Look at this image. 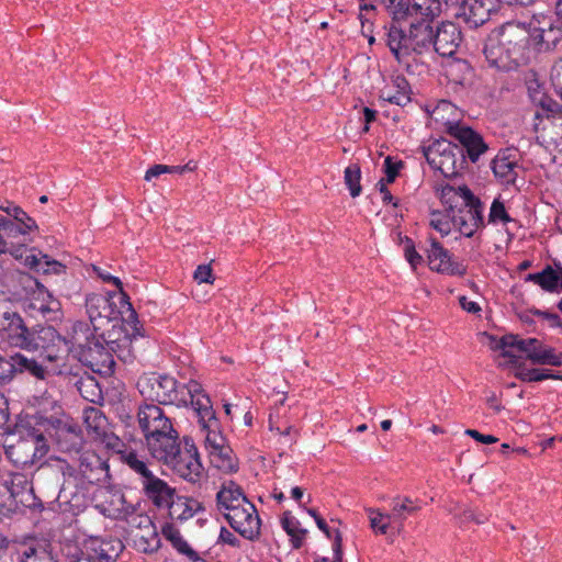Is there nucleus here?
Wrapping results in <instances>:
<instances>
[{
  "instance_id": "1",
  "label": "nucleus",
  "mask_w": 562,
  "mask_h": 562,
  "mask_svg": "<svg viewBox=\"0 0 562 562\" xmlns=\"http://www.w3.org/2000/svg\"><path fill=\"white\" fill-rule=\"evenodd\" d=\"M490 67L514 71L531 60L530 34L521 23L507 22L487 37L483 50Z\"/></svg>"
},
{
  "instance_id": "2",
  "label": "nucleus",
  "mask_w": 562,
  "mask_h": 562,
  "mask_svg": "<svg viewBox=\"0 0 562 562\" xmlns=\"http://www.w3.org/2000/svg\"><path fill=\"white\" fill-rule=\"evenodd\" d=\"M150 454L172 469L180 477L190 483H198L203 477V467L196 447L188 440L180 447L179 436L173 426L145 439Z\"/></svg>"
},
{
  "instance_id": "3",
  "label": "nucleus",
  "mask_w": 562,
  "mask_h": 562,
  "mask_svg": "<svg viewBox=\"0 0 562 562\" xmlns=\"http://www.w3.org/2000/svg\"><path fill=\"white\" fill-rule=\"evenodd\" d=\"M33 482L46 502H58L60 507L69 506V509L80 507L77 471L66 460L49 459L36 470Z\"/></svg>"
},
{
  "instance_id": "4",
  "label": "nucleus",
  "mask_w": 562,
  "mask_h": 562,
  "mask_svg": "<svg viewBox=\"0 0 562 562\" xmlns=\"http://www.w3.org/2000/svg\"><path fill=\"white\" fill-rule=\"evenodd\" d=\"M432 20L427 16H413L404 22L393 20L386 32V44L398 60L409 53L423 54L431 48Z\"/></svg>"
},
{
  "instance_id": "5",
  "label": "nucleus",
  "mask_w": 562,
  "mask_h": 562,
  "mask_svg": "<svg viewBox=\"0 0 562 562\" xmlns=\"http://www.w3.org/2000/svg\"><path fill=\"white\" fill-rule=\"evenodd\" d=\"M103 338L104 333L97 337L87 324L75 323L69 338L70 352L93 372L109 374L115 361Z\"/></svg>"
},
{
  "instance_id": "6",
  "label": "nucleus",
  "mask_w": 562,
  "mask_h": 562,
  "mask_svg": "<svg viewBox=\"0 0 562 562\" xmlns=\"http://www.w3.org/2000/svg\"><path fill=\"white\" fill-rule=\"evenodd\" d=\"M140 394L159 404L177 406L188 405L190 396L200 392V384L191 380L188 384L179 385L176 379L169 375L150 374L137 382Z\"/></svg>"
},
{
  "instance_id": "7",
  "label": "nucleus",
  "mask_w": 562,
  "mask_h": 562,
  "mask_svg": "<svg viewBox=\"0 0 562 562\" xmlns=\"http://www.w3.org/2000/svg\"><path fill=\"white\" fill-rule=\"evenodd\" d=\"M427 162L446 178L459 175L467 164L463 147L447 139L434 142L423 149Z\"/></svg>"
},
{
  "instance_id": "8",
  "label": "nucleus",
  "mask_w": 562,
  "mask_h": 562,
  "mask_svg": "<svg viewBox=\"0 0 562 562\" xmlns=\"http://www.w3.org/2000/svg\"><path fill=\"white\" fill-rule=\"evenodd\" d=\"M382 4L395 22L413 16L435 19L441 13L440 0H375Z\"/></svg>"
},
{
  "instance_id": "9",
  "label": "nucleus",
  "mask_w": 562,
  "mask_h": 562,
  "mask_svg": "<svg viewBox=\"0 0 562 562\" xmlns=\"http://www.w3.org/2000/svg\"><path fill=\"white\" fill-rule=\"evenodd\" d=\"M29 349H43L52 362L64 360L70 353L69 339L61 337L52 326L40 327L31 334Z\"/></svg>"
},
{
  "instance_id": "10",
  "label": "nucleus",
  "mask_w": 562,
  "mask_h": 562,
  "mask_svg": "<svg viewBox=\"0 0 562 562\" xmlns=\"http://www.w3.org/2000/svg\"><path fill=\"white\" fill-rule=\"evenodd\" d=\"M456 7V15L470 27L483 25L498 8V0H446Z\"/></svg>"
},
{
  "instance_id": "11",
  "label": "nucleus",
  "mask_w": 562,
  "mask_h": 562,
  "mask_svg": "<svg viewBox=\"0 0 562 562\" xmlns=\"http://www.w3.org/2000/svg\"><path fill=\"white\" fill-rule=\"evenodd\" d=\"M231 527L241 537L255 540L260 533V518L255 505L250 502L235 508L233 512L224 513Z\"/></svg>"
},
{
  "instance_id": "12",
  "label": "nucleus",
  "mask_w": 562,
  "mask_h": 562,
  "mask_svg": "<svg viewBox=\"0 0 562 562\" xmlns=\"http://www.w3.org/2000/svg\"><path fill=\"white\" fill-rule=\"evenodd\" d=\"M86 310L93 330H101L105 325L119 321V312L110 297L103 294L91 293L86 297Z\"/></svg>"
},
{
  "instance_id": "13",
  "label": "nucleus",
  "mask_w": 562,
  "mask_h": 562,
  "mask_svg": "<svg viewBox=\"0 0 562 562\" xmlns=\"http://www.w3.org/2000/svg\"><path fill=\"white\" fill-rule=\"evenodd\" d=\"M25 371L30 372L37 379H45L46 371L36 360L29 359L21 353H15L10 358H4L0 355L1 383L11 382L16 374L23 373Z\"/></svg>"
},
{
  "instance_id": "14",
  "label": "nucleus",
  "mask_w": 562,
  "mask_h": 562,
  "mask_svg": "<svg viewBox=\"0 0 562 562\" xmlns=\"http://www.w3.org/2000/svg\"><path fill=\"white\" fill-rule=\"evenodd\" d=\"M32 331L25 326L22 317L16 313L5 312L0 323V339L9 345L27 349Z\"/></svg>"
},
{
  "instance_id": "15",
  "label": "nucleus",
  "mask_w": 562,
  "mask_h": 562,
  "mask_svg": "<svg viewBox=\"0 0 562 562\" xmlns=\"http://www.w3.org/2000/svg\"><path fill=\"white\" fill-rule=\"evenodd\" d=\"M137 423L145 439L153 435H159L162 430H169L172 426L164 411L154 404H145L138 407Z\"/></svg>"
},
{
  "instance_id": "16",
  "label": "nucleus",
  "mask_w": 562,
  "mask_h": 562,
  "mask_svg": "<svg viewBox=\"0 0 562 562\" xmlns=\"http://www.w3.org/2000/svg\"><path fill=\"white\" fill-rule=\"evenodd\" d=\"M448 133L461 143L471 161L475 162L479 157L486 151L487 145L483 138L470 127L460 125L454 121H446Z\"/></svg>"
},
{
  "instance_id": "17",
  "label": "nucleus",
  "mask_w": 562,
  "mask_h": 562,
  "mask_svg": "<svg viewBox=\"0 0 562 562\" xmlns=\"http://www.w3.org/2000/svg\"><path fill=\"white\" fill-rule=\"evenodd\" d=\"M482 212V202L474 195L473 202H469L468 206H461L452 214L453 226L465 237H471L484 224Z\"/></svg>"
},
{
  "instance_id": "18",
  "label": "nucleus",
  "mask_w": 562,
  "mask_h": 562,
  "mask_svg": "<svg viewBox=\"0 0 562 562\" xmlns=\"http://www.w3.org/2000/svg\"><path fill=\"white\" fill-rule=\"evenodd\" d=\"M462 41L461 31L452 22H442L434 31L431 47L442 57H451Z\"/></svg>"
},
{
  "instance_id": "19",
  "label": "nucleus",
  "mask_w": 562,
  "mask_h": 562,
  "mask_svg": "<svg viewBox=\"0 0 562 562\" xmlns=\"http://www.w3.org/2000/svg\"><path fill=\"white\" fill-rule=\"evenodd\" d=\"M75 469L78 475V486L83 483H99L109 476L108 464L93 453L81 454L79 465Z\"/></svg>"
},
{
  "instance_id": "20",
  "label": "nucleus",
  "mask_w": 562,
  "mask_h": 562,
  "mask_svg": "<svg viewBox=\"0 0 562 562\" xmlns=\"http://www.w3.org/2000/svg\"><path fill=\"white\" fill-rule=\"evenodd\" d=\"M428 261L431 270L450 276H462L465 268L457 262H452L450 255L439 241L432 239L428 250Z\"/></svg>"
},
{
  "instance_id": "21",
  "label": "nucleus",
  "mask_w": 562,
  "mask_h": 562,
  "mask_svg": "<svg viewBox=\"0 0 562 562\" xmlns=\"http://www.w3.org/2000/svg\"><path fill=\"white\" fill-rule=\"evenodd\" d=\"M102 494L103 499L98 507L105 516L119 519L124 518L134 512V507L126 502L125 496L121 491L106 488Z\"/></svg>"
},
{
  "instance_id": "22",
  "label": "nucleus",
  "mask_w": 562,
  "mask_h": 562,
  "mask_svg": "<svg viewBox=\"0 0 562 562\" xmlns=\"http://www.w3.org/2000/svg\"><path fill=\"white\" fill-rule=\"evenodd\" d=\"M440 201L447 206L446 212L454 214L461 206H468L469 202L474 201L472 191L463 187H452L449 184L442 186L437 190Z\"/></svg>"
},
{
  "instance_id": "23",
  "label": "nucleus",
  "mask_w": 562,
  "mask_h": 562,
  "mask_svg": "<svg viewBox=\"0 0 562 562\" xmlns=\"http://www.w3.org/2000/svg\"><path fill=\"white\" fill-rule=\"evenodd\" d=\"M217 508L221 513L233 512L249 501L243 490L233 481L224 482L216 494Z\"/></svg>"
},
{
  "instance_id": "24",
  "label": "nucleus",
  "mask_w": 562,
  "mask_h": 562,
  "mask_svg": "<svg viewBox=\"0 0 562 562\" xmlns=\"http://www.w3.org/2000/svg\"><path fill=\"white\" fill-rule=\"evenodd\" d=\"M144 494L159 508L167 507L176 496V490L156 476L143 486Z\"/></svg>"
},
{
  "instance_id": "25",
  "label": "nucleus",
  "mask_w": 562,
  "mask_h": 562,
  "mask_svg": "<svg viewBox=\"0 0 562 562\" xmlns=\"http://www.w3.org/2000/svg\"><path fill=\"white\" fill-rule=\"evenodd\" d=\"M7 487L16 504L23 506L32 505L34 485L33 482H29L24 474H12Z\"/></svg>"
},
{
  "instance_id": "26",
  "label": "nucleus",
  "mask_w": 562,
  "mask_h": 562,
  "mask_svg": "<svg viewBox=\"0 0 562 562\" xmlns=\"http://www.w3.org/2000/svg\"><path fill=\"white\" fill-rule=\"evenodd\" d=\"M131 336L127 327L123 329L122 325L116 326L113 324L112 333L109 331L108 337H104L103 341L106 348L112 352V356L116 355L120 359H123L130 352Z\"/></svg>"
},
{
  "instance_id": "27",
  "label": "nucleus",
  "mask_w": 562,
  "mask_h": 562,
  "mask_svg": "<svg viewBox=\"0 0 562 562\" xmlns=\"http://www.w3.org/2000/svg\"><path fill=\"white\" fill-rule=\"evenodd\" d=\"M167 508L171 519L182 521L192 518L195 513L202 509V505L196 499L176 495Z\"/></svg>"
},
{
  "instance_id": "28",
  "label": "nucleus",
  "mask_w": 562,
  "mask_h": 562,
  "mask_svg": "<svg viewBox=\"0 0 562 562\" xmlns=\"http://www.w3.org/2000/svg\"><path fill=\"white\" fill-rule=\"evenodd\" d=\"M492 169L496 178L504 184H515L521 167L509 156L498 155L492 161Z\"/></svg>"
},
{
  "instance_id": "29",
  "label": "nucleus",
  "mask_w": 562,
  "mask_h": 562,
  "mask_svg": "<svg viewBox=\"0 0 562 562\" xmlns=\"http://www.w3.org/2000/svg\"><path fill=\"white\" fill-rule=\"evenodd\" d=\"M123 460L128 468L139 476L142 487L157 476L154 471V469L157 468L155 463L148 461L142 456H138L136 452H128L124 454Z\"/></svg>"
},
{
  "instance_id": "30",
  "label": "nucleus",
  "mask_w": 562,
  "mask_h": 562,
  "mask_svg": "<svg viewBox=\"0 0 562 562\" xmlns=\"http://www.w3.org/2000/svg\"><path fill=\"white\" fill-rule=\"evenodd\" d=\"M24 265L30 269L42 272L44 274H56L60 276L66 272V266L61 262L50 259L47 255L42 252L37 255L26 256Z\"/></svg>"
},
{
  "instance_id": "31",
  "label": "nucleus",
  "mask_w": 562,
  "mask_h": 562,
  "mask_svg": "<svg viewBox=\"0 0 562 562\" xmlns=\"http://www.w3.org/2000/svg\"><path fill=\"white\" fill-rule=\"evenodd\" d=\"M83 420L87 430L95 439L103 441L108 438V419L104 414L97 407H88L83 411Z\"/></svg>"
},
{
  "instance_id": "32",
  "label": "nucleus",
  "mask_w": 562,
  "mask_h": 562,
  "mask_svg": "<svg viewBox=\"0 0 562 562\" xmlns=\"http://www.w3.org/2000/svg\"><path fill=\"white\" fill-rule=\"evenodd\" d=\"M530 340H532L535 345L531 344L527 348L526 358L528 360L538 364H561V356L555 355L553 349L547 348L540 340L536 338H530Z\"/></svg>"
},
{
  "instance_id": "33",
  "label": "nucleus",
  "mask_w": 562,
  "mask_h": 562,
  "mask_svg": "<svg viewBox=\"0 0 562 562\" xmlns=\"http://www.w3.org/2000/svg\"><path fill=\"white\" fill-rule=\"evenodd\" d=\"M211 463L224 473H235L238 470V461L228 446L216 450H210Z\"/></svg>"
},
{
  "instance_id": "34",
  "label": "nucleus",
  "mask_w": 562,
  "mask_h": 562,
  "mask_svg": "<svg viewBox=\"0 0 562 562\" xmlns=\"http://www.w3.org/2000/svg\"><path fill=\"white\" fill-rule=\"evenodd\" d=\"M524 82L530 99L540 105H544V79L536 69L529 68L524 71Z\"/></svg>"
},
{
  "instance_id": "35",
  "label": "nucleus",
  "mask_w": 562,
  "mask_h": 562,
  "mask_svg": "<svg viewBox=\"0 0 562 562\" xmlns=\"http://www.w3.org/2000/svg\"><path fill=\"white\" fill-rule=\"evenodd\" d=\"M533 344L532 340L521 339L518 335H504L497 342L495 349H502V356L510 359V363H516L518 357L514 355L509 348H516L518 351L526 355L529 345Z\"/></svg>"
},
{
  "instance_id": "36",
  "label": "nucleus",
  "mask_w": 562,
  "mask_h": 562,
  "mask_svg": "<svg viewBox=\"0 0 562 562\" xmlns=\"http://www.w3.org/2000/svg\"><path fill=\"white\" fill-rule=\"evenodd\" d=\"M91 544H98V547H93L95 555L92 557L97 562H115L119 553L123 549V544L120 540H114L111 542H97L91 541Z\"/></svg>"
},
{
  "instance_id": "37",
  "label": "nucleus",
  "mask_w": 562,
  "mask_h": 562,
  "mask_svg": "<svg viewBox=\"0 0 562 562\" xmlns=\"http://www.w3.org/2000/svg\"><path fill=\"white\" fill-rule=\"evenodd\" d=\"M61 562H97L92 555L85 553L77 543L65 541L60 544Z\"/></svg>"
},
{
  "instance_id": "38",
  "label": "nucleus",
  "mask_w": 562,
  "mask_h": 562,
  "mask_svg": "<svg viewBox=\"0 0 562 562\" xmlns=\"http://www.w3.org/2000/svg\"><path fill=\"white\" fill-rule=\"evenodd\" d=\"M35 285L38 290V295L42 296L43 302L38 305L34 304V307L38 310L44 316L48 314H56L60 311V303L56 300L50 292L37 280H35Z\"/></svg>"
},
{
  "instance_id": "39",
  "label": "nucleus",
  "mask_w": 562,
  "mask_h": 562,
  "mask_svg": "<svg viewBox=\"0 0 562 562\" xmlns=\"http://www.w3.org/2000/svg\"><path fill=\"white\" fill-rule=\"evenodd\" d=\"M188 404H191L202 420L214 419V412L211 406V401L206 394L203 393L202 386L200 385V392L194 395H189Z\"/></svg>"
},
{
  "instance_id": "40",
  "label": "nucleus",
  "mask_w": 562,
  "mask_h": 562,
  "mask_svg": "<svg viewBox=\"0 0 562 562\" xmlns=\"http://www.w3.org/2000/svg\"><path fill=\"white\" fill-rule=\"evenodd\" d=\"M528 280L535 281L546 291H554L559 285L558 268L553 269L552 267L548 266L539 273L528 274Z\"/></svg>"
},
{
  "instance_id": "41",
  "label": "nucleus",
  "mask_w": 562,
  "mask_h": 562,
  "mask_svg": "<svg viewBox=\"0 0 562 562\" xmlns=\"http://www.w3.org/2000/svg\"><path fill=\"white\" fill-rule=\"evenodd\" d=\"M366 512L369 516L371 529L375 533L386 535L390 529L391 516L389 514L382 513L378 508H372V507L367 508Z\"/></svg>"
},
{
  "instance_id": "42",
  "label": "nucleus",
  "mask_w": 562,
  "mask_h": 562,
  "mask_svg": "<svg viewBox=\"0 0 562 562\" xmlns=\"http://www.w3.org/2000/svg\"><path fill=\"white\" fill-rule=\"evenodd\" d=\"M0 210L4 211L8 215L12 216L18 225L23 226V231H35L38 228L36 222L29 216L20 206H0Z\"/></svg>"
},
{
  "instance_id": "43",
  "label": "nucleus",
  "mask_w": 562,
  "mask_h": 562,
  "mask_svg": "<svg viewBox=\"0 0 562 562\" xmlns=\"http://www.w3.org/2000/svg\"><path fill=\"white\" fill-rule=\"evenodd\" d=\"M360 178L361 171L358 165H352L345 169V183L349 188L352 198L361 193Z\"/></svg>"
},
{
  "instance_id": "44",
  "label": "nucleus",
  "mask_w": 562,
  "mask_h": 562,
  "mask_svg": "<svg viewBox=\"0 0 562 562\" xmlns=\"http://www.w3.org/2000/svg\"><path fill=\"white\" fill-rule=\"evenodd\" d=\"M452 225V213L447 212V214H443L439 211H434L431 213L430 226L438 231L442 236H447L450 233Z\"/></svg>"
},
{
  "instance_id": "45",
  "label": "nucleus",
  "mask_w": 562,
  "mask_h": 562,
  "mask_svg": "<svg viewBox=\"0 0 562 562\" xmlns=\"http://www.w3.org/2000/svg\"><path fill=\"white\" fill-rule=\"evenodd\" d=\"M282 526L286 533L291 536L294 548H300L305 531L299 529L297 521H295L293 518L284 517L282 519Z\"/></svg>"
},
{
  "instance_id": "46",
  "label": "nucleus",
  "mask_w": 562,
  "mask_h": 562,
  "mask_svg": "<svg viewBox=\"0 0 562 562\" xmlns=\"http://www.w3.org/2000/svg\"><path fill=\"white\" fill-rule=\"evenodd\" d=\"M510 221H512V218L509 217L504 203L498 200H494V202L492 203L491 210H490L488 222H491V223L501 222L503 224H506Z\"/></svg>"
},
{
  "instance_id": "47",
  "label": "nucleus",
  "mask_w": 562,
  "mask_h": 562,
  "mask_svg": "<svg viewBox=\"0 0 562 562\" xmlns=\"http://www.w3.org/2000/svg\"><path fill=\"white\" fill-rule=\"evenodd\" d=\"M515 376L525 382H538L546 379H560L558 375H543L539 369L521 370L516 372Z\"/></svg>"
},
{
  "instance_id": "48",
  "label": "nucleus",
  "mask_w": 562,
  "mask_h": 562,
  "mask_svg": "<svg viewBox=\"0 0 562 562\" xmlns=\"http://www.w3.org/2000/svg\"><path fill=\"white\" fill-rule=\"evenodd\" d=\"M193 279L198 283L213 284L215 281L213 269L210 263L199 265L193 273Z\"/></svg>"
},
{
  "instance_id": "49",
  "label": "nucleus",
  "mask_w": 562,
  "mask_h": 562,
  "mask_svg": "<svg viewBox=\"0 0 562 562\" xmlns=\"http://www.w3.org/2000/svg\"><path fill=\"white\" fill-rule=\"evenodd\" d=\"M404 254L413 269H416L423 262V257L416 251L415 245L409 238L406 239Z\"/></svg>"
},
{
  "instance_id": "50",
  "label": "nucleus",
  "mask_w": 562,
  "mask_h": 562,
  "mask_svg": "<svg viewBox=\"0 0 562 562\" xmlns=\"http://www.w3.org/2000/svg\"><path fill=\"white\" fill-rule=\"evenodd\" d=\"M127 305H128V307H127L128 315L126 318H124L123 325L130 327V329H128L130 335H132V336L139 335L140 327H139V321H138L137 314H136L135 310L132 307L131 303H127Z\"/></svg>"
},
{
  "instance_id": "51",
  "label": "nucleus",
  "mask_w": 562,
  "mask_h": 562,
  "mask_svg": "<svg viewBox=\"0 0 562 562\" xmlns=\"http://www.w3.org/2000/svg\"><path fill=\"white\" fill-rule=\"evenodd\" d=\"M551 81L555 89V92L562 99V57L559 58L552 67Z\"/></svg>"
},
{
  "instance_id": "52",
  "label": "nucleus",
  "mask_w": 562,
  "mask_h": 562,
  "mask_svg": "<svg viewBox=\"0 0 562 562\" xmlns=\"http://www.w3.org/2000/svg\"><path fill=\"white\" fill-rule=\"evenodd\" d=\"M403 166L402 161L393 162L392 158L387 156L384 160L385 173L386 177L383 178L385 183L394 182L395 178L398 175L400 168Z\"/></svg>"
},
{
  "instance_id": "53",
  "label": "nucleus",
  "mask_w": 562,
  "mask_h": 562,
  "mask_svg": "<svg viewBox=\"0 0 562 562\" xmlns=\"http://www.w3.org/2000/svg\"><path fill=\"white\" fill-rule=\"evenodd\" d=\"M93 271L104 282H109V283H112L113 285H115L119 289V291L122 293L124 299H128L127 294L123 291V283L117 277H114L108 272H104L97 266H93Z\"/></svg>"
},
{
  "instance_id": "54",
  "label": "nucleus",
  "mask_w": 562,
  "mask_h": 562,
  "mask_svg": "<svg viewBox=\"0 0 562 562\" xmlns=\"http://www.w3.org/2000/svg\"><path fill=\"white\" fill-rule=\"evenodd\" d=\"M69 435L74 439L72 446L76 448L81 443L80 429L77 425H65L59 429V437Z\"/></svg>"
},
{
  "instance_id": "55",
  "label": "nucleus",
  "mask_w": 562,
  "mask_h": 562,
  "mask_svg": "<svg viewBox=\"0 0 562 562\" xmlns=\"http://www.w3.org/2000/svg\"><path fill=\"white\" fill-rule=\"evenodd\" d=\"M23 226L18 225L13 221L9 220L8 225L4 228V237L9 240L10 238H15L18 235H26L31 231H23Z\"/></svg>"
},
{
  "instance_id": "56",
  "label": "nucleus",
  "mask_w": 562,
  "mask_h": 562,
  "mask_svg": "<svg viewBox=\"0 0 562 562\" xmlns=\"http://www.w3.org/2000/svg\"><path fill=\"white\" fill-rule=\"evenodd\" d=\"M205 445H206V448L210 450H216L223 446H225V440L224 438L214 432V431H209L207 435H206V438H205Z\"/></svg>"
},
{
  "instance_id": "57",
  "label": "nucleus",
  "mask_w": 562,
  "mask_h": 562,
  "mask_svg": "<svg viewBox=\"0 0 562 562\" xmlns=\"http://www.w3.org/2000/svg\"><path fill=\"white\" fill-rule=\"evenodd\" d=\"M464 434L474 440L485 443V445H492L498 441V439L495 436L492 435H483L474 429H467Z\"/></svg>"
},
{
  "instance_id": "58",
  "label": "nucleus",
  "mask_w": 562,
  "mask_h": 562,
  "mask_svg": "<svg viewBox=\"0 0 562 562\" xmlns=\"http://www.w3.org/2000/svg\"><path fill=\"white\" fill-rule=\"evenodd\" d=\"M413 501L409 497H404L401 504H396L393 507L394 515L401 517L403 512L414 513L418 507L412 506Z\"/></svg>"
},
{
  "instance_id": "59",
  "label": "nucleus",
  "mask_w": 562,
  "mask_h": 562,
  "mask_svg": "<svg viewBox=\"0 0 562 562\" xmlns=\"http://www.w3.org/2000/svg\"><path fill=\"white\" fill-rule=\"evenodd\" d=\"M136 519H138V524L137 526L142 529H144L145 531V535H151L154 536L155 538L157 537L156 532H155V528L153 526V522H151V519L146 516V515H139L136 517Z\"/></svg>"
},
{
  "instance_id": "60",
  "label": "nucleus",
  "mask_w": 562,
  "mask_h": 562,
  "mask_svg": "<svg viewBox=\"0 0 562 562\" xmlns=\"http://www.w3.org/2000/svg\"><path fill=\"white\" fill-rule=\"evenodd\" d=\"M167 165H154L146 172L144 179L150 181L153 178L159 177L160 175L167 173Z\"/></svg>"
},
{
  "instance_id": "61",
  "label": "nucleus",
  "mask_w": 562,
  "mask_h": 562,
  "mask_svg": "<svg viewBox=\"0 0 562 562\" xmlns=\"http://www.w3.org/2000/svg\"><path fill=\"white\" fill-rule=\"evenodd\" d=\"M459 303L460 306L468 313L477 314L481 312L480 305L473 301H469L464 295L459 297Z\"/></svg>"
},
{
  "instance_id": "62",
  "label": "nucleus",
  "mask_w": 562,
  "mask_h": 562,
  "mask_svg": "<svg viewBox=\"0 0 562 562\" xmlns=\"http://www.w3.org/2000/svg\"><path fill=\"white\" fill-rule=\"evenodd\" d=\"M454 111H456V108L452 103H450L449 101L442 100L439 102V104L435 109V114L437 116H440L441 120H445L446 113H450V112H454Z\"/></svg>"
},
{
  "instance_id": "63",
  "label": "nucleus",
  "mask_w": 562,
  "mask_h": 562,
  "mask_svg": "<svg viewBox=\"0 0 562 562\" xmlns=\"http://www.w3.org/2000/svg\"><path fill=\"white\" fill-rule=\"evenodd\" d=\"M486 404L496 413H501L505 407L501 404L499 396L495 392H491L486 397Z\"/></svg>"
},
{
  "instance_id": "64",
  "label": "nucleus",
  "mask_w": 562,
  "mask_h": 562,
  "mask_svg": "<svg viewBox=\"0 0 562 562\" xmlns=\"http://www.w3.org/2000/svg\"><path fill=\"white\" fill-rule=\"evenodd\" d=\"M389 183H385L384 182V179H381L379 182H378V187H379V191L382 193V200L383 202L385 203H393L394 206H397V202L394 201L393 199V195L391 194V192L387 190L386 186Z\"/></svg>"
}]
</instances>
